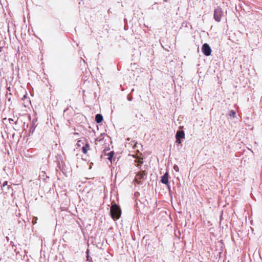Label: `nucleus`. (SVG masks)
I'll list each match as a JSON object with an SVG mask.
<instances>
[{
  "label": "nucleus",
  "instance_id": "obj_1",
  "mask_svg": "<svg viewBox=\"0 0 262 262\" xmlns=\"http://www.w3.org/2000/svg\"><path fill=\"white\" fill-rule=\"evenodd\" d=\"M121 214V210L120 207L116 204L112 205L110 209V214L113 219H118Z\"/></svg>",
  "mask_w": 262,
  "mask_h": 262
},
{
  "label": "nucleus",
  "instance_id": "obj_2",
  "mask_svg": "<svg viewBox=\"0 0 262 262\" xmlns=\"http://www.w3.org/2000/svg\"><path fill=\"white\" fill-rule=\"evenodd\" d=\"M145 165L144 167L141 169V170L139 172L136 176L135 178L134 179V181L137 183L140 184H142L141 182V180L144 179L145 177L147 174V172L146 171V169L147 168V166Z\"/></svg>",
  "mask_w": 262,
  "mask_h": 262
},
{
  "label": "nucleus",
  "instance_id": "obj_3",
  "mask_svg": "<svg viewBox=\"0 0 262 262\" xmlns=\"http://www.w3.org/2000/svg\"><path fill=\"white\" fill-rule=\"evenodd\" d=\"M223 15V12L221 8H217L214 10V18L216 21L220 22L221 21Z\"/></svg>",
  "mask_w": 262,
  "mask_h": 262
},
{
  "label": "nucleus",
  "instance_id": "obj_4",
  "mask_svg": "<svg viewBox=\"0 0 262 262\" xmlns=\"http://www.w3.org/2000/svg\"><path fill=\"white\" fill-rule=\"evenodd\" d=\"M202 51L203 54L206 56H208L211 55V49L209 45L207 43H204L202 46Z\"/></svg>",
  "mask_w": 262,
  "mask_h": 262
},
{
  "label": "nucleus",
  "instance_id": "obj_5",
  "mask_svg": "<svg viewBox=\"0 0 262 262\" xmlns=\"http://www.w3.org/2000/svg\"><path fill=\"white\" fill-rule=\"evenodd\" d=\"M83 141H84V143L82 147V151L83 154H86L88 151L90 150V146L85 139H84Z\"/></svg>",
  "mask_w": 262,
  "mask_h": 262
},
{
  "label": "nucleus",
  "instance_id": "obj_6",
  "mask_svg": "<svg viewBox=\"0 0 262 262\" xmlns=\"http://www.w3.org/2000/svg\"><path fill=\"white\" fill-rule=\"evenodd\" d=\"M65 167H66V165H57L56 170H58V169L62 171L64 174L66 175L67 173L70 172L71 169H69V170L68 171L66 169ZM70 169H71V168Z\"/></svg>",
  "mask_w": 262,
  "mask_h": 262
},
{
  "label": "nucleus",
  "instance_id": "obj_7",
  "mask_svg": "<svg viewBox=\"0 0 262 262\" xmlns=\"http://www.w3.org/2000/svg\"><path fill=\"white\" fill-rule=\"evenodd\" d=\"M161 182L162 183L165 185H167L168 184V173L167 172H165L161 178Z\"/></svg>",
  "mask_w": 262,
  "mask_h": 262
},
{
  "label": "nucleus",
  "instance_id": "obj_8",
  "mask_svg": "<svg viewBox=\"0 0 262 262\" xmlns=\"http://www.w3.org/2000/svg\"><path fill=\"white\" fill-rule=\"evenodd\" d=\"M176 137V138H178V139H184L185 138L184 132L183 130H178L177 132Z\"/></svg>",
  "mask_w": 262,
  "mask_h": 262
},
{
  "label": "nucleus",
  "instance_id": "obj_9",
  "mask_svg": "<svg viewBox=\"0 0 262 262\" xmlns=\"http://www.w3.org/2000/svg\"><path fill=\"white\" fill-rule=\"evenodd\" d=\"M103 120V117L101 114H97L95 117V121L97 123H100Z\"/></svg>",
  "mask_w": 262,
  "mask_h": 262
},
{
  "label": "nucleus",
  "instance_id": "obj_10",
  "mask_svg": "<svg viewBox=\"0 0 262 262\" xmlns=\"http://www.w3.org/2000/svg\"><path fill=\"white\" fill-rule=\"evenodd\" d=\"M114 152L111 151L107 153V159L110 161L111 163H112V158L113 157Z\"/></svg>",
  "mask_w": 262,
  "mask_h": 262
},
{
  "label": "nucleus",
  "instance_id": "obj_11",
  "mask_svg": "<svg viewBox=\"0 0 262 262\" xmlns=\"http://www.w3.org/2000/svg\"><path fill=\"white\" fill-rule=\"evenodd\" d=\"M6 186H7V188L8 190L10 189H12V187L10 185H8V181H5L1 185L2 189L3 190V188Z\"/></svg>",
  "mask_w": 262,
  "mask_h": 262
},
{
  "label": "nucleus",
  "instance_id": "obj_12",
  "mask_svg": "<svg viewBox=\"0 0 262 262\" xmlns=\"http://www.w3.org/2000/svg\"><path fill=\"white\" fill-rule=\"evenodd\" d=\"M135 162L136 163H139V164H142L143 161V159H141V158H136L135 160Z\"/></svg>",
  "mask_w": 262,
  "mask_h": 262
},
{
  "label": "nucleus",
  "instance_id": "obj_13",
  "mask_svg": "<svg viewBox=\"0 0 262 262\" xmlns=\"http://www.w3.org/2000/svg\"><path fill=\"white\" fill-rule=\"evenodd\" d=\"M81 143H82V144H84V142H83L82 140H79L78 141L77 143V145L78 146V147H80L81 146Z\"/></svg>",
  "mask_w": 262,
  "mask_h": 262
},
{
  "label": "nucleus",
  "instance_id": "obj_14",
  "mask_svg": "<svg viewBox=\"0 0 262 262\" xmlns=\"http://www.w3.org/2000/svg\"><path fill=\"white\" fill-rule=\"evenodd\" d=\"M86 258H87V260L88 261H90V255H89V249H87L86 250Z\"/></svg>",
  "mask_w": 262,
  "mask_h": 262
},
{
  "label": "nucleus",
  "instance_id": "obj_15",
  "mask_svg": "<svg viewBox=\"0 0 262 262\" xmlns=\"http://www.w3.org/2000/svg\"><path fill=\"white\" fill-rule=\"evenodd\" d=\"M173 169L176 171H179V167L177 165H174L173 166Z\"/></svg>",
  "mask_w": 262,
  "mask_h": 262
},
{
  "label": "nucleus",
  "instance_id": "obj_16",
  "mask_svg": "<svg viewBox=\"0 0 262 262\" xmlns=\"http://www.w3.org/2000/svg\"><path fill=\"white\" fill-rule=\"evenodd\" d=\"M176 142L179 144H181V139L176 138Z\"/></svg>",
  "mask_w": 262,
  "mask_h": 262
},
{
  "label": "nucleus",
  "instance_id": "obj_17",
  "mask_svg": "<svg viewBox=\"0 0 262 262\" xmlns=\"http://www.w3.org/2000/svg\"><path fill=\"white\" fill-rule=\"evenodd\" d=\"M231 113H232V114H233V116H234V115H235V113L233 111H232L231 112Z\"/></svg>",
  "mask_w": 262,
  "mask_h": 262
},
{
  "label": "nucleus",
  "instance_id": "obj_18",
  "mask_svg": "<svg viewBox=\"0 0 262 262\" xmlns=\"http://www.w3.org/2000/svg\"><path fill=\"white\" fill-rule=\"evenodd\" d=\"M91 166L90 165V167H89V169H91Z\"/></svg>",
  "mask_w": 262,
  "mask_h": 262
}]
</instances>
